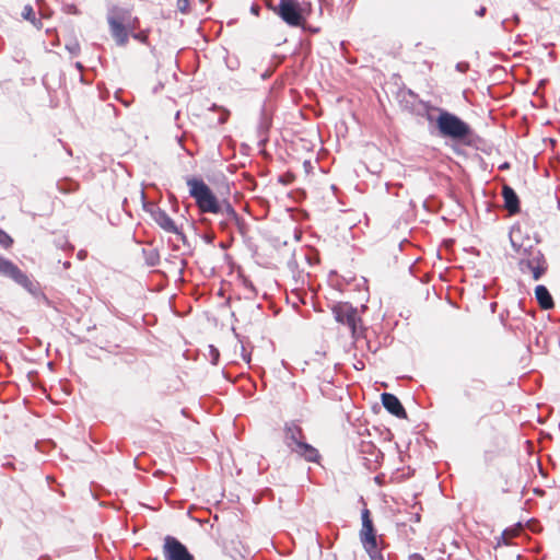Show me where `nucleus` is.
<instances>
[{"label": "nucleus", "mask_w": 560, "mask_h": 560, "mask_svg": "<svg viewBox=\"0 0 560 560\" xmlns=\"http://www.w3.org/2000/svg\"><path fill=\"white\" fill-rule=\"evenodd\" d=\"M186 184L189 188L190 197L194 198L201 213L222 215L223 220L220 222L222 229H226L230 223L240 222V217L231 203H220L211 188L201 178L187 177Z\"/></svg>", "instance_id": "f257e3e1"}, {"label": "nucleus", "mask_w": 560, "mask_h": 560, "mask_svg": "<svg viewBox=\"0 0 560 560\" xmlns=\"http://www.w3.org/2000/svg\"><path fill=\"white\" fill-rule=\"evenodd\" d=\"M107 24L109 33L119 47H126L132 28H138L140 21L137 16H132L129 9L118 5L112 7L107 12Z\"/></svg>", "instance_id": "f03ea898"}, {"label": "nucleus", "mask_w": 560, "mask_h": 560, "mask_svg": "<svg viewBox=\"0 0 560 560\" xmlns=\"http://www.w3.org/2000/svg\"><path fill=\"white\" fill-rule=\"evenodd\" d=\"M436 127L443 137L454 140H464L469 137L471 132L468 124L446 110H441L436 118Z\"/></svg>", "instance_id": "7ed1b4c3"}, {"label": "nucleus", "mask_w": 560, "mask_h": 560, "mask_svg": "<svg viewBox=\"0 0 560 560\" xmlns=\"http://www.w3.org/2000/svg\"><path fill=\"white\" fill-rule=\"evenodd\" d=\"M0 275L10 278L33 295L39 293V283L21 270L14 262L2 256H0Z\"/></svg>", "instance_id": "20e7f679"}, {"label": "nucleus", "mask_w": 560, "mask_h": 560, "mask_svg": "<svg viewBox=\"0 0 560 560\" xmlns=\"http://www.w3.org/2000/svg\"><path fill=\"white\" fill-rule=\"evenodd\" d=\"M332 314L338 323L350 328L352 337L358 338L362 334V319L359 316L358 310L351 304H336L332 307Z\"/></svg>", "instance_id": "39448f33"}, {"label": "nucleus", "mask_w": 560, "mask_h": 560, "mask_svg": "<svg viewBox=\"0 0 560 560\" xmlns=\"http://www.w3.org/2000/svg\"><path fill=\"white\" fill-rule=\"evenodd\" d=\"M361 520H362V527L359 533L360 540H361L364 549L371 556V558L373 560H375L376 557H381V556L378 555L376 529H375L373 521L371 518V512L369 509L364 508L362 510Z\"/></svg>", "instance_id": "423d86ee"}, {"label": "nucleus", "mask_w": 560, "mask_h": 560, "mask_svg": "<svg viewBox=\"0 0 560 560\" xmlns=\"http://www.w3.org/2000/svg\"><path fill=\"white\" fill-rule=\"evenodd\" d=\"M269 8L289 26L299 27L304 23L300 3L296 0H279L277 5Z\"/></svg>", "instance_id": "0eeeda50"}, {"label": "nucleus", "mask_w": 560, "mask_h": 560, "mask_svg": "<svg viewBox=\"0 0 560 560\" xmlns=\"http://www.w3.org/2000/svg\"><path fill=\"white\" fill-rule=\"evenodd\" d=\"M165 560H195L187 547L173 536H166L163 545Z\"/></svg>", "instance_id": "6e6552de"}, {"label": "nucleus", "mask_w": 560, "mask_h": 560, "mask_svg": "<svg viewBox=\"0 0 560 560\" xmlns=\"http://www.w3.org/2000/svg\"><path fill=\"white\" fill-rule=\"evenodd\" d=\"M306 440L305 434L302 428L294 423H287L284 427V443L292 451V447L298 446L299 443H302Z\"/></svg>", "instance_id": "1a4fd4ad"}, {"label": "nucleus", "mask_w": 560, "mask_h": 560, "mask_svg": "<svg viewBox=\"0 0 560 560\" xmlns=\"http://www.w3.org/2000/svg\"><path fill=\"white\" fill-rule=\"evenodd\" d=\"M382 404L384 408L399 419H407V412L400 400L390 393L382 394Z\"/></svg>", "instance_id": "9d476101"}, {"label": "nucleus", "mask_w": 560, "mask_h": 560, "mask_svg": "<svg viewBox=\"0 0 560 560\" xmlns=\"http://www.w3.org/2000/svg\"><path fill=\"white\" fill-rule=\"evenodd\" d=\"M502 197L504 199V207L510 214H516L520 212V199L514 189L508 184L502 186Z\"/></svg>", "instance_id": "9b49d317"}, {"label": "nucleus", "mask_w": 560, "mask_h": 560, "mask_svg": "<svg viewBox=\"0 0 560 560\" xmlns=\"http://www.w3.org/2000/svg\"><path fill=\"white\" fill-rule=\"evenodd\" d=\"M153 219L156 222V224L167 233L182 235V232L179 231L178 226L164 210L158 209L156 211H154Z\"/></svg>", "instance_id": "f8f14e48"}, {"label": "nucleus", "mask_w": 560, "mask_h": 560, "mask_svg": "<svg viewBox=\"0 0 560 560\" xmlns=\"http://www.w3.org/2000/svg\"><path fill=\"white\" fill-rule=\"evenodd\" d=\"M292 452L296 453L300 457L307 462L318 463L320 459L318 450L306 443V441L299 443L298 446L292 447Z\"/></svg>", "instance_id": "ddd939ff"}, {"label": "nucleus", "mask_w": 560, "mask_h": 560, "mask_svg": "<svg viewBox=\"0 0 560 560\" xmlns=\"http://www.w3.org/2000/svg\"><path fill=\"white\" fill-rule=\"evenodd\" d=\"M535 296L540 308L550 310L555 306L553 299L545 285L539 284L535 288Z\"/></svg>", "instance_id": "4468645a"}, {"label": "nucleus", "mask_w": 560, "mask_h": 560, "mask_svg": "<svg viewBox=\"0 0 560 560\" xmlns=\"http://www.w3.org/2000/svg\"><path fill=\"white\" fill-rule=\"evenodd\" d=\"M21 15L24 20L30 21L37 30L43 27L42 21L40 19H36V14L32 5H25L21 12Z\"/></svg>", "instance_id": "2eb2a0df"}, {"label": "nucleus", "mask_w": 560, "mask_h": 560, "mask_svg": "<svg viewBox=\"0 0 560 560\" xmlns=\"http://www.w3.org/2000/svg\"><path fill=\"white\" fill-rule=\"evenodd\" d=\"M150 33H151L150 28H143V30H140L139 27L132 28V31L130 33V37H132L135 40H137L145 46H150V39H149Z\"/></svg>", "instance_id": "dca6fc26"}, {"label": "nucleus", "mask_w": 560, "mask_h": 560, "mask_svg": "<svg viewBox=\"0 0 560 560\" xmlns=\"http://www.w3.org/2000/svg\"><path fill=\"white\" fill-rule=\"evenodd\" d=\"M485 387H486V385L482 380H474L472 384L464 390V396L467 399L472 400L474 392H482V390H485Z\"/></svg>", "instance_id": "f3484780"}, {"label": "nucleus", "mask_w": 560, "mask_h": 560, "mask_svg": "<svg viewBox=\"0 0 560 560\" xmlns=\"http://www.w3.org/2000/svg\"><path fill=\"white\" fill-rule=\"evenodd\" d=\"M545 271H546V267L544 266V261H541L540 258H536V266L532 270L533 278L535 280H538Z\"/></svg>", "instance_id": "a211bd4d"}, {"label": "nucleus", "mask_w": 560, "mask_h": 560, "mask_svg": "<svg viewBox=\"0 0 560 560\" xmlns=\"http://www.w3.org/2000/svg\"><path fill=\"white\" fill-rule=\"evenodd\" d=\"M536 266V259L532 260H521L520 261V269L522 272H532L533 268Z\"/></svg>", "instance_id": "6ab92c4d"}, {"label": "nucleus", "mask_w": 560, "mask_h": 560, "mask_svg": "<svg viewBox=\"0 0 560 560\" xmlns=\"http://www.w3.org/2000/svg\"><path fill=\"white\" fill-rule=\"evenodd\" d=\"M13 243V240L12 237L5 233L4 231H2L0 229V244L4 247V248H9Z\"/></svg>", "instance_id": "aec40b11"}, {"label": "nucleus", "mask_w": 560, "mask_h": 560, "mask_svg": "<svg viewBox=\"0 0 560 560\" xmlns=\"http://www.w3.org/2000/svg\"><path fill=\"white\" fill-rule=\"evenodd\" d=\"M189 8V1L188 0H177V9L182 13H187Z\"/></svg>", "instance_id": "412c9836"}, {"label": "nucleus", "mask_w": 560, "mask_h": 560, "mask_svg": "<svg viewBox=\"0 0 560 560\" xmlns=\"http://www.w3.org/2000/svg\"><path fill=\"white\" fill-rule=\"evenodd\" d=\"M515 535H517V529L504 530L502 533V539L504 540L505 544H508V540L514 537Z\"/></svg>", "instance_id": "4be33fe9"}, {"label": "nucleus", "mask_w": 560, "mask_h": 560, "mask_svg": "<svg viewBox=\"0 0 560 560\" xmlns=\"http://www.w3.org/2000/svg\"><path fill=\"white\" fill-rule=\"evenodd\" d=\"M408 560H424V558L419 553H412L409 556Z\"/></svg>", "instance_id": "5701e85b"}, {"label": "nucleus", "mask_w": 560, "mask_h": 560, "mask_svg": "<svg viewBox=\"0 0 560 560\" xmlns=\"http://www.w3.org/2000/svg\"><path fill=\"white\" fill-rule=\"evenodd\" d=\"M510 167V164L508 162L500 165V170H508Z\"/></svg>", "instance_id": "b1692460"}, {"label": "nucleus", "mask_w": 560, "mask_h": 560, "mask_svg": "<svg viewBox=\"0 0 560 560\" xmlns=\"http://www.w3.org/2000/svg\"><path fill=\"white\" fill-rule=\"evenodd\" d=\"M253 13L258 14L259 8L257 5L252 7Z\"/></svg>", "instance_id": "393cba45"}, {"label": "nucleus", "mask_w": 560, "mask_h": 560, "mask_svg": "<svg viewBox=\"0 0 560 560\" xmlns=\"http://www.w3.org/2000/svg\"><path fill=\"white\" fill-rule=\"evenodd\" d=\"M244 359L249 362L250 361V358L249 357H244Z\"/></svg>", "instance_id": "a878e982"}]
</instances>
